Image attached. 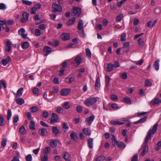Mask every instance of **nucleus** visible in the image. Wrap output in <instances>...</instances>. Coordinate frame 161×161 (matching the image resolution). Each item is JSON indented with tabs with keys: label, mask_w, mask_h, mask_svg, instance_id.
Returning <instances> with one entry per match:
<instances>
[{
	"label": "nucleus",
	"mask_w": 161,
	"mask_h": 161,
	"mask_svg": "<svg viewBox=\"0 0 161 161\" xmlns=\"http://www.w3.org/2000/svg\"><path fill=\"white\" fill-rule=\"evenodd\" d=\"M81 58L80 56H77L75 59V62L78 65L81 63Z\"/></svg>",
	"instance_id": "nucleus-35"
},
{
	"label": "nucleus",
	"mask_w": 161,
	"mask_h": 161,
	"mask_svg": "<svg viewBox=\"0 0 161 161\" xmlns=\"http://www.w3.org/2000/svg\"><path fill=\"white\" fill-rule=\"evenodd\" d=\"M30 11L31 14H35L36 12L37 9L35 7H33L31 9Z\"/></svg>",
	"instance_id": "nucleus-48"
},
{
	"label": "nucleus",
	"mask_w": 161,
	"mask_h": 161,
	"mask_svg": "<svg viewBox=\"0 0 161 161\" xmlns=\"http://www.w3.org/2000/svg\"><path fill=\"white\" fill-rule=\"evenodd\" d=\"M47 27V25L44 24H41L38 26L39 28L41 30H44Z\"/></svg>",
	"instance_id": "nucleus-49"
},
{
	"label": "nucleus",
	"mask_w": 161,
	"mask_h": 161,
	"mask_svg": "<svg viewBox=\"0 0 161 161\" xmlns=\"http://www.w3.org/2000/svg\"><path fill=\"white\" fill-rule=\"evenodd\" d=\"M100 80L99 77H97L95 83V88L96 90H97L98 88L100 86Z\"/></svg>",
	"instance_id": "nucleus-15"
},
{
	"label": "nucleus",
	"mask_w": 161,
	"mask_h": 161,
	"mask_svg": "<svg viewBox=\"0 0 161 161\" xmlns=\"http://www.w3.org/2000/svg\"><path fill=\"white\" fill-rule=\"evenodd\" d=\"M97 101V99L95 97H90L86 99L84 102V104L87 106H91L96 103Z\"/></svg>",
	"instance_id": "nucleus-2"
},
{
	"label": "nucleus",
	"mask_w": 161,
	"mask_h": 161,
	"mask_svg": "<svg viewBox=\"0 0 161 161\" xmlns=\"http://www.w3.org/2000/svg\"><path fill=\"white\" fill-rule=\"evenodd\" d=\"M111 98L112 100L115 101H117L118 98L116 95L113 94L111 95Z\"/></svg>",
	"instance_id": "nucleus-61"
},
{
	"label": "nucleus",
	"mask_w": 161,
	"mask_h": 161,
	"mask_svg": "<svg viewBox=\"0 0 161 161\" xmlns=\"http://www.w3.org/2000/svg\"><path fill=\"white\" fill-rule=\"evenodd\" d=\"M158 125V123H157L153 126L152 130L151 129H150L147 132L144 142L145 144L143 147L142 148V151L141 153V155L142 156H144L145 155L148 151V146L147 145V144L148 142V141L151 138V131L152 134V135H153L156 132L157 130Z\"/></svg>",
	"instance_id": "nucleus-1"
},
{
	"label": "nucleus",
	"mask_w": 161,
	"mask_h": 161,
	"mask_svg": "<svg viewBox=\"0 0 161 161\" xmlns=\"http://www.w3.org/2000/svg\"><path fill=\"white\" fill-rule=\"evenodd\" d=\"M147 119V116H145L142 118L141 119L139 120L135 121L133 122V123L134 124H137L138 123H143Z\"/></svg>",
	"instance_id": "nucleus-21"
},
{
	"label": "nucleus",
	"mask_w": 161,
	"mask_h": 161,
	"mask_svg": "<svg viewBox=\"0 0 161 161\" xmlns=\"http://www.w3.org/2000/svg\"><path fill=\"white\" fill-rule=\"evenodd\" d=\"M126 35L125 33H123L121 34L120 37V40L122 42H124L126 40Z\"/></svg>",
	"instance_id": "nucleus-43"
},
{
	"label": "nucleus",
	"mask_w": 161,
	"mask_h": 161,
	"mask_svg": "<svg viewBox=\"0 0 161 161\" xmlns=\"http://www.w3.org/2000/svg\"><path fill=\"white\" fill-rule=\"evenodd\" d=\"M6 8V5L3 3H0V9L5 10Z\"/></svg>",
	"instance_id": "nucleus-59"
},
{
	"label": "nucleus",
	"mask_w": 161,
	"mask_h": 161,
	"mask_svg": "<svg viewBox=\"0 0 161 161\" xmlns=\"http://www.w3.org/2000/svg\"><path fill=\"white\" fill-rule=\"evenodd\" d=\"M29 128L32 130H35V122L34 121L31 120L30 121L29 124Z\"/></svg>",
	"instance_id": "nucleus-26"
},
{
	"label": "nucleus",
	"mask_w": 161,
	"mask_h": 161,
	"mask_svg": "<svg viewBox=\"0 0 161 161\" xmlns=\"http://www.w3.org/2000/svg\"><path fill=\"white\" fill-rule=\"evenodd\" d=\"M73 13L74 15L79 17L81 14V10L80 8L75 7L73 8Z\"/></svg>",
	"instance_id": "nucleus-6"
},
{
	"label": "nucleus",
	"mask_w": 161,
	"mask_h": 161,
	"mask_svg": "<svg viewBox=\"0 0 161 161\" xmlns=\"http://www.w3.org/2000/svg\"><path fill=\"white\" fill-rule=\"evenodd\" d=\"M159 60H156L153 64V66L156 70H158L159 69Z\"/></svg>",
	"instance_id": "nucleus-31"
},
{
	"label": "nucleus",
	"mask_w": 161,
	"mask_h": 161,
	"mask_svg": "<svg viewBox=\"0 0 161 161\" xmlns=\"http://www.w3.org/2000/svg\"><path fill=\"white\" fill-rule=\"evenodd\" d=\"M7 143V140L6 138H3L1 142V144L2 147H5Z\"/></svg>",
	"instance_id": "nucleus-46"
},
{
	"label": "nucleus",
	"mask_w": 161,
	"mask_h": 161,
	"mask_svg": "<svg viewBox=\"0 0 161 161\" xmlns=\"http://www.w3.org/2000/svg\"><path fill=\"white\" fill-rule=\"evenodd\" d=\"M62 128L64 129H68L69 128V127L67 123L65 122H64L63 123Z\"/></svg>",
	"instance_id": "nucleus-56"
},
{
	"label": "nucleus",
	"mask_w": 161,
	"mask_h": 161,
	"mask_svg": "<svg viewBox=\"0 0 161 161\" xmlns=\"http://www.w3.org/2000/svg\"><path fill=\"white\" fill-rule=\"evenodd\" d=\"M109 107H111L114 110H116L119 108V107L117 104L115 103H112L110 105H109Z\"/></svg>",
	"instance_id": "nucleus-41"
},
{
	"label": "nucleus",
	"mask_w": 161,
	"mask_h": 161,
	"mask_svg": "<svg viewBox=\"0 0 161 161\" xmlns=\"http://www.w3.org/2000/svg\"><path fill=\"white\" fill-rule=\"evenodd\" d=\"M52 132L55 135V136L57 135L59 133V130L58 129L57 126H53L52 129Z\"/></svg>",
	"instance_id": "nucleus-23"
},
{
	"label": "nucleus",
	"mask_w": 161,
	"mask_h": 161,
	"mask_svg": "<svg viewBox=\"0 0 161 161\" xmlns=\"http://www.w3.org/2000/svg\"><path fill=\"white\" fill-rule=\"evenodd\" d=\"M25 158L26 161H31L32 158L31 155L29 154L25 157Z\"/></svg>",
	"instance_id": "nucleus-47"
},
{
	"label": "nucleus",
	"mask_w": 161,
	"mask_h": 161,
	"mask_svg": "<svg viewBox=\"0 0 161 161\" xmlns=\"http://www.w3.org/2000/svg\"><path fill=\"white\" fill-rule=\"evenodd\" d=\"M115 144L120 149H124L125 147V144L122 142L116 141Z\"/></svg>",
	"instance_id": "nucleus-10"
},
{
	"label": "nucleus",
	"mask_w": 161,
	"mask_h": 161,
	"mask_svg": "<svg viewBox=\"0 0 161 161\" xmlns=\"http://www.w3.org/2000/svg\"><path fill=\"white\" fill-rule=\"evenodd\" d=\"M53 8L54 9L53 12H61L62 8L61 6L56 3H53L52 4Z\"/></svg>",
	"instance_id": "nucleus-3"
},
{
	"label": "nucleus",
	"mask_w": 161,
	"mask_h": 161,
	"mask_svg": "<svg viewBox=\"0 0 161 161\" xmlns=\"http://www.w3.org/2000/svg\"><path fill=\"white\" fill-rule=\"evenodd\" d=\"M63 108L60 107H57L56 108V111L58 113H61L62 112Z\"/></svg>",
	"instance_id": "nucleus-63"
},
{
	"label": "nucleus",
	"mask_w": 161,
	"mask_h": 161,
	"mask_svg": "<svg viewBox=\"0 0 161 161\" xmlns=\"http://www.w3.org/2000/svg\"><path fill=\"white\" fill-rule=\"evenodd\" d=\"M93 138H89L87 140V145L90 149L93 148Z\"/></svg>",
	"instance_id": "nucleus-16"
},
{
	"label": "nucleus",
	"mask_w": 161,
	"mask_h": 161,
	"mask_svg": "<svg viewBox=\"0 0 161 161\" xmlns=\"http://www.w3.org/2000/svg\"><path fill=\"white\" fill-rule=\"evenodd\" d=\"M70 35L67 33H63L61 36V39L62 40L66 41L69 39Z\"/></svg>",
	"instance_id": "nucleus-7"
},
{
	"label": "nucleus",
	"mask_w": 161,
	"mask_h": 161,
	"mask_svg": "<svg viewBox=\"0 0 161 161\" xmlns=\"http://www.w3.org/2000/svg\"><path fill=\"white\" fill-rule=\"evenodd\" d=\"M63 158L65 161H71V157L69 154L67 152H64Z\"/></svg>",
	"instance_id": "nucleus-12"
},
{
	"label": "nucleus",
	"mask_w": 161,
	"mask_h": 161,
	"mask_svg": "<svg viewBox=\"0 0 161 161\" xmlns=\"http://www.w3.org/2000/svg\"><path fill=\"white\" fill-rule=\"evenodd\" d=\"M83 133L86 136H90L91 134V131L88 128H85L82 129Z\"/></svg>",
	"instance_id": "nucleus-25"
},
{
	"label": "nucleus",
	"mask_w": 161,
	"mask_h": 161,
	"mask_svg": "<svg viewBox=\"0 0 161 161\" xmlns=\"http://www.w3.org/2000/svg\"><path fill=\"white\" fill-rule=\"evenodd\" d=\"M138 42L140 47H143L145 45V42L143 39L139 38L138 39Z\"/></svg>",
	"instance_id": "nucleus-29"
},
{
	"label": "nucleus",
	"mask_w": 161,
	"mask_h": 161,
	"mask_svg": "<svg viewBox=\"0 0 161 161\" xmlns=\"http://www.w3.org/2000/svg\"><path fill=\"white\" fill-rule=\"evenodd\" d=\"M11 60L10 57L9 56L7 57L6 59H4L2 60L1 62L2 63V64L4 65H6L9 61H11Z\"/></svg>",
	"instance_id": "nucleus-8"
},
{
	"label": "nucleus",
	"mask_w": 161,
	"mask_h": 161,
	"mask_svg": "<svg viewBox=\"0 0 161 161\" xmlns=\"http://www.w3.org/2000/svg\"><path fill=\"white\" fill-rule=\"evenodd\" d=\"M19 132L20 134L23 135L25 134L26 132V130L24 125H22L19 128Z\"/></svg>",
	"instance_id": "nucleus-30"
},
{
	"label": "nucleus",
	"mask_w": 161,
	"mask_h": 161,
	"mask_svg": "<svg viewBox=\"0 0 161 161\" xmlns=\"http://www.w3.org/2000/svg\"><path fill=\"white\" fill-rule=\"evenodd\" d=\"M121 77L123 79H125L127 77V75L126 72H124L121 74Z\"/></svg>",
	"instance_id": "nucleus-58"
},
{
	"label": "nucleus",
	"mask_w": 161,
	"mask_h": 161,
	"mask_svg": "<svg viewBox=\"0 0 161 161\" xmlns=\"http://www.w3.org/2000/svg\"><path fill=\"white\" fill-rule=\"evenodd\" d=\"M29 45V43L27 42H23L21 46L23 49L27 48Z\"/></svg>",
	"instance_id": "nucleus-34"
},
{
	"label": "nucleus",
	"mask_w": 161,
	"mask_h": 161,
	"mask_svg": "<svg viewBox=\"0 0 161 161\" xmlns=\"http://www.w3.org/2000/svg\"><path fill=\"white\" fill-rule=\"evenodd\" d=\"M12 115V112L11 110L8 109L7 111V118L8 120H9Z\"/></svg>",
	"instance_id": "nucleus-42"
},
{
	"label": "nucleus",
	"mask_w": 161,
	"mask_h": 161,
	"mask_svg": "<svg viewBox=\"0 0 161 161\" xmlns=\"http://www.w3.org/2000/svg\"><path fill=\"white\" fill-rule=\"evenodd\" d=\"M25 32V30L23 28H21L19 30L18 34L20 36H21L23 34H24Z\"/></svg>",
	"instance_id": "nucleus-53"
},
{
	"label": "nucleus",
	"mask_w": 161,
	"mask_h": 161,
	"mask_svg": "<svg viewBox=\"0 0 161 161\" xmlns=\"http://www.w3.org/2000/svg\"><path fill=\"white\" fill-rule=\"evenodd\" d=\"M152 85V83L149 80H147L145 82V85L146 86H150Z\"/></svg>",
	"instance_id": "nucleus-39"
},
{
	"label": "nucleus",
	"mask_w": 161,
	"mask_h": 161,
	"mask_svg": "<svg viewBox=\"0 0 161 161\" xmlns=\"http://www.w3.org/2000/svg\"><path fill=\"white\" fill-rule=\"evenodd\" d=\"M48 113L46 111H44L42 114V115L43 117L44 118H47L48 116Z\"/></svg>",
	"instance_id": "nucleus-62"
},
{
	"label": "nucleus",
	"mask_w": 161,
	"mask_h": 161,
	"mask_svg": "<svg viewBox=\"0 0 161 161\" xmlns=\"http://www.w3.org/2000/svg\"><path fill=\"white\" fill-rule=\"evenodd\" d=\"M113 69V64L111 63H108L106 66V71L108 72L111 71Z\"/></svg>",
	"instance_id": "nucleus-22"
},
{
	"label": "nucleus",
	"mask_w": 161,
	"mask_h": 161,
	"mask_svg": "<svg viewBox=\"0 0 161 161\" xmlns=\"http://www.w3.org/2000/svg\"><path fill=\"white\" fill-rule=\"evenodd\" d=\"M83 25V23L82 20H79L77 26L78 29L79 30L84 29Z\"/></svg>",
	"instance_id": "nucleus-18"
},
{
	"label": "nucleus",
	"mask_w": 161,
	"mask_h": 161,
	"mask_svg": "<svg viewBox=\"0 0 161 161\" xmlns=\"http://www.w3.org/2000/svg\"><path fill=\"white\" fill-rule=\"evenodd\" d=\"M22 15L23 18L26 19V20H28L29 16L28 13L25 12L23 11L22 13Z\"/></svg>",
	"instance_id": "nucleus-38"
},
{
	"label": "nucleus",
	"mask_w": 161,
	"mask_h": 161,
	"mask_svg": "<svg viewBox=\"0 0 161 161\" xmlns=\"http://www.w3.org/2000/svg\"><path fill=\"white\" fill-rule=\"evenodd\" d=\"M70 105L69 103V102H66L64 104L63 107L65 109H68L70 107Z\"/></svg>",
	"instance_id": "nucleus-52"
},
{
	"label": "nucleus",
	"mask_w": 161,
	"mask_h": 161,
	"mask_svg": "<svg viewBox=\"0 0 161 161\" xmlns=\"http://www.w3.org/2000/svg\"><path fill=\"white\" fill-rule=\"evenodd\" d=\"M75 20L76 18L75 17H73L72 19H70L67 22L66 25L68 26H71L75 23Z\"/></svg>",
	"instance_id": "nucleus-17"
},
{
	"label": "nucleus",
	"mask_w": 161,
	"mask_h": 161,
	"mask_svg": "<svg viewBox=\"0 0 161 161\" xmlns=\"http://www.w3.org/2000/svg\"><path fill=\"white\" fill-rule=\"evenodd\" d=\"M83 107L82 106L79 105L76 107V110L79 113H81L82 112Z\"/></svg>",
	"instance_id": "nucleus-44"
},
{
	"label": "nucleus",
	"mask_w": 161,
	"mask_h": 161,
	"mask_svg": "<svg viewBox=\"0 0 161 161\" xmlns=\"http://www.w3.org/2000/svg\"><path fill=\"white\" fill-rule=\"evenodd\" d=\"M71 89L69 88H63L61 90L60 94L62 96H66L68 95Z\"/></svg>",
	"instance_id": "nucleus-5"
},
{
	"label": "nucleus",
	"mask_w": 161,
	"mask_h": 161,
	"mask_svg": "<svg viewBox=\"0 0 161 161\" xmlns=\"http://www.w3.org/2000/svg\"><path fill=\"white\" fill-rule=\"evenodd\" d=\"M86 53L87 57L89 58H91V53L89 48H87L86 49Z\"/></svg>",
	"instance_id": "nucleus-37"
},
{
	"label": "nucleus",
	"mask_w": 161,
	"mask_h": 161,
	"mask_svg": "<svg viewBox=\"0 0 161 161\" xmlns=\"http://www.w3.org/2000/svg\"><path fill=\"white\" fill-rule=\"evenodd\" d=\"M58 117L57 115L54 113L52 114L51 119L50 121V123L52 124H53L58 122Z\"/></svg>",
	"instance_id": "nucleus-4"
},
{
	"label": "nucleus",
	"mask_w": 161,
	"mask_h": 161,
	"mask_svg": "<svg viewBox=\"0 0 161 161\" xmlns=\"http://www.w3.org/2000/svg\"><path fill=\"white\" fill-rule=\"evenodd\" d=\"M31 111L32 113H34L38 110V108L36 106H33L31 108Z\"/></svg>",
	"instance_id": "nucleus-50"
},
{
	"label": "nucleus",
	"mask_w": 161,
	"mask_h": 161,
	"mask_svg": "<svg viewBox=\"0 0 161 161\" xmlns=\"http://www.w3.org/2000/svg\"><path fill=\"white\" fill-rule=\"evenodd\" d=\"M123 101L128 104H130L132 103L131 99L129 97H126L124 98Z\"/></svg>",
	"instance_id": "nucleus-28"
},
{
	"label": "nucleus",
	"mask_w": 161,
	"mask_h": 161,
	"mask_svg": "<svg viewBox=\"0 0 161 161\" xmlns=\"http://www.w3.org/2000/svg\"><path fill=\"white\" fill-rule=\"evenodd\" d=\"M110 81V77L107 75L105 76V81L106 84L105 88L108 87L109 86V83Z\"/></svg>",
	"instance_id": "nucleus-33"
},
{
	"label": "nucleus",
	"mask_w": 161,
	"mask_h": 161,
	"mask_svg": "<svg viewBox=\"0 0 161 161\" xmlns=\"http://www.w3.org/2000/svg\"><path fill=\"white\" fill-rule=\"evenodd\" d=\"M50 147L49 146H47L45 148L44 153L46 154H49L50 152Z\"/></svg>",
	"instance_id": "nucleus-45"
},
{
	"label": "nucleus",
	"mask_w": 161,
	"mask_h": 161,
	"mask_svg": "<svg viewBox=\"0 0 161 161\" xmlns=\"http://www.w3.org/2000/svg\"><path fill=\"white\" fill-rule=\"evenodd\" d=\"M39 134L42 136H46L47 133V131L46 129L43 128L39 129L38 131Z\"/></svg>",
	"instance_id": "nucleus-9"
},
{
	"label": "nucleus",
	"mask_w": 161,
	"mask_h": 161,
	"mask_svg": "<svg viewBox=\"0 0 161 161\" xmlns=\"http://www.w3.org/2000/svg\"><path fill=\"white\" fill-rule=\"evenodd\" d=\"M24 90L23 88L21 87L17 91L16 97H17L18 96H20L22 94V91Z\"/></svg>",
	"instance_id": "nucleus-36"
},
{
	"label": "nucleus",
	"mask_w": 161,
	"mask_h": 161,
	"mask_svg": "<svg viewBox=\"0 0 161 161\" xmlns=\"http://www.w3.org/2000/svg\"><path fill=\"white\" fill-rule=\"evenodd\" d=\"M48 160V157L47 155H44L43 157L41 158V161H47Z\"/></svg>",
	"instance_id": "nucleus-55"
},
{
	"label": "nucleus",
	"mask_w": 161,
	"mask_h": 161,
	"mask_svg": "<svg viewBox=\"0 0 161 161\" xmlns=\"http://www.w3.org/2000/svg\"><path fill=\"white\" fill-rule=\"evenodd\" d=\"M75 80V78L74 77H70L69 79V81L66 82L67 84H70L72 83L73 81Z\"/></svg>",
	"instance_id": "nucleus-51"
},
{
	"label": "nucleus",
	"mask_w": 161,
	"mask_h": 161,
	"mask_svg": "<svg viewBox=\"0 0 161 161\" xmlns=\"http://www.w3.org/2000/svg\"><path fill=\"white\" fill-rule=\"evenodd\" d=\"M11 44L12 43L10 41H8L6 42V45L7 48L6 49V50L7 52H9L11 50Z\"/></svg>",
	"instance_id": "nucleus-19"
},
{
	"label": "nucleus",
	"mask_w": 161,
	"mask_h": 161,
	"mask_svg": "<svg viewBox=\"0 0 161 161\" xmlns=\"http://www.w3.org/2000/svg\"><path fill=\"white\" fill-rule=\"evenodd\" d=\"M70 136L71 138L74 141L77 142L78 137L75 132L73 131L70 134Z\"/></svg>",
	"instance_id": "nucleus-13"
},
{
	"label": "nucleus",
	"mask_w": 161,
	"mask_h": 161,
	"mask_svg": "<svg viewBox=\"0 0 161 161\" xmlns=\"http://www.w3.org/2000/svg\"><path fill=\"white\" fill-rule=\"evenodd\" d=\"M19 120V117L18 115H14L13 118V123H16Z\"/></svg>",
	"instance_id": "nucleus-60"
},
{
	"label": "nucleus",
	"mask_w": 161,
	"mask_h": 161,
	"mask_svg": "<svg viewBox=\"0 0 161 161\" xmlns=\"http://www.w3.org/2000/svg\"><path fill=\"white\" fill-rule=\"evenodd\" d=\"M123 18V14H120L118 15L116 18V20L117 22H120Z\"/></svg>",
	"instance_id": "nucleus-40"
},
{
	"label": "nucleus",
	"mask_w": 161,
	"mask_h": 161,
	"mask_svg": "<svg viewBox=\"0 0 161 161\" xmlns=\"http://www.w3.org/2000/svg\"><path fill=\"white\" fill-rule=\"evenodd\" d=\"M110 123L112 125H121L124 124V122H119L116 120H111Z\"/></svg>",
	"instance_id": "nucleus-24"
},
{
	"label": "nucleus",
	"mask_w": 161,
	"mask_h": 161,
	"mask_svg": "<svg viewBox=\"0 0 161 161\" xmlns=\"http://www.w3.org/2000/svg\"><path fill=\"white\" fill-rule=\"evenodd\" d=\"M57 143L56 141L54 140H51L49 143V145L52 147H54L57 145Z\"/></svg>",
	"instance_id": "nucleus-32"
},
{
	"label": "nucleus",
	"mask_w": 161,
	"mask_h": 161,
	"mask_svg": "<svg viewBox=\"0 0 161 161\" xmlns=\"http://www.w3.org/2000/svg\"><path fill=\"white\" fill-rule=\"evenodd\" d=\"M15 102L19 105H21L24 103V100L22 98H18L15 99Z\"/></svg>",
	"instance_id": "nucleus-20"
},
{
	"label": "nucleus",
	"mask_w": 161,
	"mask_h": 161,
	"mask_svg": "<svg viewBox=\"0 0 161 161\" xmlns=\"http://www.w3.org/2000/svg\"><path fill=\"white\" fill-rule=\"evenodd\" d=\"M22 2L23 4L28 5H31L32 4V2H31L27 0H23Z\"/></svg>",
	"instance_id": "nucleus-57"
},
{
	"label": "nucleus",
	"mask_w": 161,
	"mask_h": 161,
	"mask_svg": "<svg viewBox=\"0 0 161 161\" xmlns=\"http://www.w3.org/2000/svg\"><path fill=\"white\" fill-rule=\"evenodd\" d=\"M80 31H81L79 33L80 36L81 37L84 38L85 37V34L84 33V29L81 30Z\"/></svg>",
	"instance_id": "nucleus-54"
},
{
	"label": "nucleus",
	"mask_w": 161,
	"mask_h": 161,
	"mask_svg": "<svg viewBox=\"0 0 161 161\" xmlns=\"http://www.w3.org/2000/svg\"><path fill=\"white\" fill-rule=\"evenodd\" d=\"M161 103V100L159 99L158 98H156L154 100H152L151 101V104L153 105L159 104Z\"/></svg>",
	"instance_id": "nucleus-27"
},
{
	"label": "nucleus",
	"mask_w": 161,
	"mask_h": 161,
	"mask_svg": "<svg viewBox=\"0 0 161 161\" xmlns=\"http://www.w3.org/2000/svg\"><path fill=\"white\" fill-rule=\"evenodd\" d=\"M95 119V116L94 115H92L90 117L87 118L85 121L87 122L89 125H90Z\"/></svg>",
	"instance_id": "nucleus-11"
},
{
	"label": "nucleus",
	"mask_w": 161,
	"mask_h": 161,
	"mask_svg": "<svg viewBox=\"0 0 161 161\" xmlns=\"http://www.w3.org/2000/svg\"><path fill=\"white\" fill-rule=\"evenodd\" d=\"M138 155L137 154L131 158V161H137Z\"/></svg>",
	"instance_id": "nucleus-64"
},
{
	"label": "nucleus",
	"mask_w": 161,
	"mask_h": 161,
	"mask_svg": "<svg viewBox=\"0 0 161 161\" xmlns=\"http://www.w3.org/2000/svg\"><path fill=\"white\" fill-rule=\"evenodd\" d=\"M43 51L45 52L46 53L44 55V56H47L48 54H50L51 52V48L48 46H45L43 49Z\"/></svg>",
	"instance_id": "nucleus-14"
}]
</instances>
